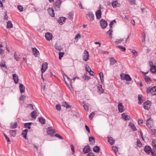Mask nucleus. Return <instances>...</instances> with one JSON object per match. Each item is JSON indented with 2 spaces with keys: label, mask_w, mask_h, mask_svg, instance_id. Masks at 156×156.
I'll use <instances>...</instances> for the list:
<instances>
[{
  "label": "nucleus",
  "mask_w": 156,
  "mask_h": 156,
  "mask_svg": "<svg viewBox=\"0 0 156 156\" xmlns=\"http://www.w3.org/2000/svg\"><path fill=\"white\" fill-rule=\"evenodd\" d=\"M123 41V39H117L116 40L115 42L117 43H120Z\"/></svg>",
  "instance_id": "obj_53"
},
{
  "label": "nucleus",
  "mask_w": 156,
  "mask_h": 156,
  "mask_svg": "<svg viewBox=\"0 0 156 156\" xmlns=\"http://www.w3.org/2000/svg\"><path fill=\"white\" fill-rule=\"evenodd\" d=\"M90 151V148L89 146H85L83 149V152L84 153H88Z\"/></svg>",
  "instance_id": "obj_20"
},
{
  "label": "nucleus",
  "mask_w": 156,
  "mask_h": 156,
  "mask_svg": "<svg viewBox=\"0 0 156 156\" xmlns=\"http://www.w3.org/2000/svg\"><path fill=\"white\" fill-rule=\"evenodd\" d=\"M130 3L131 5H133L135 4V0H129Z\"/></svg>",
  "instance_id": "obj_59"
},
{
  "label": "nucleus",
  "mask_w": 156,
  "mask_h": 156,
  "mask_svg": "<svg viewBox=\"0 0 156 156\" xmlns=\"http://www.w3.org/2000/svg\"><path fill=\"white\" fill-rule=\"evenodd\" d=\"M138 123L140 125H141L143 124V121L141 119H139L138 121Z\"/></svg>",
  "instance_id": "obj_54"
},
{
  "label": "nucleus",
  "mask_w": 156,
  "mask_h": 156,
  "mask_svg": "<svg viewBox=\"0 0 156 156\" xmlns=\"http://www.w3.org/2000/svg\"><path fill=\"white\" fill-rule=\"evenodd\" d=\"M129 125H130L132 129L134 130L135 131L136 130L135 126L133 124L131 123Z\"/></svg>",
  "instance_id": "obj_43"
},
{
  "label": "nucleus",
  "mask_w": 156,
  "mask_h": 156,
  "mask_svg": "<svg viewBox=\"0 0 156 156\" xmlns=\"http://www.w3.org/2000/svg\"><path fill=\"white\" fill-rule=\"evenodd\" d=\"M37 112L34 110L30 114V115L32 118L35 119L36 118L37 116Z\"/></svg>",
  "instance_id": "obj_22"
},
{
  "label": "nucleus",
  "mask_w": 156,
  "mask_h": 156,
  "mask_svg": "<svg viewBox=\"0 0 156 156\" xmlns=\"http://www.w3.org/2000/svg\"><path fill=\"white\" fill-rule=\"evenodd\" d=\"M87 16H88L89 18V20L90 21L93 20L94 19V14L91 12H90L87 14Z\"/></svg>",
  "instance_id": "obj_10"
},
{
  "label": "nucleus",
  "mask_w": 156,
  "mask_h": 156,
  "mask_svg": "<svg viewBox=\"0 0 156 156\" xmlns=\"http://www.w3.org/2000/svg\"><path fill=\"white\" fill-rule=\"evenodd\" d=\"M101 11L100 9L98 10L96 12V15L97 19H99L101 18Z\"/></svg>",
  "instance_id": "obj_14"
},
{
  "label": "nucleus",
  "mask_w": 156,
  "mask_h": 156,
  "mask_svg": "<svg viewBox=\"0 0 156 156\" xmlns=\"http://www.w3.org/2000/svg\"><path fill=\"white\" fill-rule=\"evenodd\" d=\"M131 52L133 53V54L135 56H136L137 55V52H136L135 50H133Z\"/></svg>",
  "instance_id": "obj_56"
},
{
  "label": "nucleus",
  "mask_w": 156,
  "mask_h": 156,
  "mask_svg": "<svg viewBox=\"0 0 156 156\" xmlns=\"http://www.w3.org/2000/svg\"><path fill=\"white\" fill-rule=\"evenodd\" d=\"M151 105L150 101H147L144 103L143 104V105Z\"/></svg>",
  "instance_id": "obj_60"
},
{
  "label": "nucleus",
  "mask_w": 156,
  "mask_h": 156,
  "mask_svg": "<svg viewBox=\"0 0 156 156\" xmlns=\"http://www.w3.org/2000/svg\"><path fill=\"white\" fill-rule=\"evenodd\" d=\"M64 54V52H59V58L60 59H61L62 58V57L63 56Z\"/></svg>",
  "instance_id": "obj_45"
},
{
  "label": "nucleus",
  "mask_w": 156,
  "mask_h": 156,
  "mask_svg": "<svg viewBox=\"0 0 156 156\" xmlns=\"http://www.w3.org/2000/svg\"><path fill=\"white\" fill-rule=\"evenodd\" d=\"M63 76L66 83L67 85H68L67 82L66 80V78L68 76L66 74L63 75Z\"/></svg>",
  "instance_id": "obj_55"
},
{
  "label": "nucleus",
  "mask_w": 156,
  "mask_h": 156,
  "mask_svg": "<svg viewBox=\"0 0 156 156\" xmlns=\"http://www.w3.org/2000/svg\"><path fill=\"white\" fill-rule=\"evenodd\" d=\"M88 72L89 73V74L91 76H93L94 75V72L91 70H90V71Z\"/></svg>",
  "instance_id": "obj_63"
},
{
  "label": "nucleus",
  "mask_w": 156,
  "mask_h": 156,
  "mask_svg": "<svg viewBox=\"0 0 156 156\" xmlns=\"http://www.w3.org/2000/svg\"><path fill=\"white\" fill-rule=\"evenodd\" d=\"M112 29H110L107 32V34H108L110 37L112 36Z\"/></svg>",
  "instance_id": "obj_44"
},
{
  "label": "nucleus",
  "mask_w": 156,
  "mask_h": 156,
  "mask_svg": "<svg viewBox=\"0 0 156 156\" xmlns=\"http://www.w3.org/2000/svg\"><path fill=\"white\" fill-rule=\"evenodd\" d=\"M47 132L48 135H50L51 136H53L54 134L55 131L52 127H49L48 128Z\"/></svg>",
  "instance_id": "obj_3"
},
{
  "label": "nucleus",
  "mask_w": 156,
  "mask_h": 156,
  "mask_svg": "<svg viewBox=\"0 0 156 156\" xmlns=\"http://www.w3.org/2000/svg\"><path fill=\"white\" fill-rule=\"evenodd\" d=\"M124 79L127 81H130L131 78L128 75H126L125 76Z\"/></svg>",
  "instance_id": "obj_35"
},
{
  "label": "nucleus",
  "mask_w": 156,
  "mask_h": 156,
  "mask_svg": "<svg viewBox=\"0 0 156 156\" xmlns=\"http://www.w3.org/2000/svg\"><path fill=\"white\" fill-rule=\"evenodd\" d=\"M94 115L95 113L94 112H92L89 115V119L90 120L92 119L93 118Z\"/></svg>",
  "instance_id": "obj_48"
},
{
  "label": "nucleus",
  "mask_w": 156,
  "mask_h": 156,
  "mask_svg": "<svg viewBox=\"0 0 156 156\" xmlns=\"http://www.w3.org/2000/svg\"><path fill=\"white\" fill-rule=\"evenodd\" d=\"M19 88L21 93H23L25 92V88L23 84L22 83L20 84Z\"/></svg>",
  "instance_id": "obj_15"
},
{
  "label": "nucleus",
  "mask_w": 156,
  "mask_h": 156,
  "mask_svg": "<svg viewBox=\"0 0 156 156\" xmlns=\"http://www.w3.org/2000/svg\"><path fill=\"white\" fill-rule=\"evenodd\" d=\"M31 122L26 123L24 124V127L25 128H27L29 129H30L31 128L30 125L32 124Z\"/></svg>",
  "instance_id": "obj_33"
},
{
  "label": "nucleus",
  "mask_w": 156,
  "mask_h": 156,
  "mask_svg": "<svg viewBox=\"0 0 156 156\" xmlns=\"http://www.w3.org/2000/svg\"><path fill=\"white\" fill-rule=\"evenodd\" d=\"M99 77L101 79V80L102 83H103L104 82V76L102 73L100 72L99 73Z\"/></svg>",
  "instance_id": "obj_31"
},
{
  "label": "nucleus",
  "mask_w": 156,
  "mask_h": 156,
  "mask_svg": "<svg viewBox=\"0 0 156 156\" xmlns=\"http://www.w3.org/2000/svg\"><path fill=\"white\" fill-rule=\"evenodd\" d=\"M116 23V21L115 20H113L112 22H111L109 26L110 27V28H112V27L113 25L115 23Z\"/></svg>",
  "instance_id": "obj_49"
},
{
  "label": "nucleus",
  "mask_w": 156,
  "mask_h": 156,
  "mask_svg": "<svg viewBox=\"0 0 156 156\" xmlns=\"http://www.w3.org/2000/svg\"><path fill=\"white\" fill-rule=\"evenodd\" d=\"M152 64V62H150V66L151 71L152 73H155L156 72V66L154 65H151Z\"/></svg>",
  "instance_id": "obj_7"
},
{
  "label": "nucleus",
  "mask_w": 156,
  "mask_h": 156,
  "mask_svg": "<svg viewBox=\"0 0 156 156\" xmlns=\"http://www.w3.org/2000/svg\"><path fill=\"white\" fill-rule=\"evenodd\" d=\"M147 93H151L152 95H156V86L152 88L149 87L147 89Z\"/></svg>",
  "instance_id": "obj_1"
},
{
  "label": "nucleus",
  "mask_w": 156,
  "mask_h": 156,
  "mask_svg": "<svg viewBox=\"0 0 156 156\" xmlns=\"http://www.w3.org/2000/svg\"><path fill=\"white\" fill-rule=\"evenodd\" d=\"M100 24L101 27L103 28H105L107 25V23L105 20L101 19L100 21Z\"/></svg>",
  "instance_id": "obj_4"
},
{
  "label": "nucleus",
  "mask_w": 156,
  "mask_h": 156,
  "mask_svg": "<svg viewBox=\"0 0 156 156\" xmlns=\"http://www.w3.org/2000/svg\"><path fill=\"white\" fill-rule=\"evenodd\" d=\"M32 50L34 55L35 56H37L39 54V52L38 50L35 48H33Z\"/></svg>",
  "instance_id": "obj_19"
},
{
  "label": "nucleus",
  "mask_w": 156,
  "mask_h": 156,
  "mask_svg": "<svg viewBox=\"0 0 156 156\" xmlns=\"http://www.w3.org/2000/svg\"><path fill=\"white\" fill-rule=\"evenodd\" d=\"M71 149L73 152V154H74L75 151H74V148L73 146V145H71Z\"/></svg>",
  "instance_id": "obj_57"
},
{
  "label": "nucleus",
  "mask_w": 156,
  "mask_h": 156,
  "mask_svg": "<svg viewBox=\"0 0 156 156\" xmlns=\"http://www.w3.org/2000/svg\"><path fill=\"white\" fill-rule=\"evenodd\" d=\"M66 20V18L65 17H60V19L58 20V23L61 25L63 23V22H64Z\"/></svg>",
  "instance_id": "obj_24"
},
{
  "label": "nucleus",
  "mask_w": 156,
  "mask_h": 156,
  "mask_svg": "<svg viewBox=\"0 0 156 156\" xmlns=\"http://www.w3.org/2000/svg\"><path fill=\"white\" fill-rule=\"evenodd\" d=\"M28 132V130L27 129H24L22 133V135L23 136V137L26 139L27 138V134Z\"/></svg>",
  "instance_id": "obj_27"
},
{
  "label": "nucleus",
  "mask_w": 156,
  "mask_h": 156,
  "mask_svg": "<svg viewBox=\"0 0 156 156\" xmlns=\"http://www.w3.org/2000/svg\"><path fill=\"white\" fill-rule=\"evenodd\" d=\"M12 77L15 83H18L19 80L18 76L16 74H12Z\"/></svg>",
  "instance_id": "obj_12"
},
{
  "label": "nucleus",
  "mask_w": 156,
  "mask_h": 156,
  "mask_svg": "<svg viewBox=\"0 0 156 156\" xmlns=\"http://www.w3.org/2000/svg\"><path fill=\"white\" fill-rule=\"evenodd\" d=\"M17 8L20 12H21L23 11V8L22 6L21 5H18Z\"/></svg>",
  "instance_id": "obj_51"
},
{
  "label": "nucleus",
  "mask_w": 156,
  "mask_h": 156,
  "mask_svg": "<svg viewBox=\"0 0 156 156\" xmlns=\"http://www.w3.org/2000/svg\"><path fill=\"white\" fill-rule=\"evenodd\" d=\"M113 150L115 152L116 154L117 152L118 151V149L115 146H113L112 147Z\"/></svg>",
  "instance_id": "obj_46"
},
{
  "label": "nucleus",
  "mask_w": 156,
  "mask_h": 156,
  "mask_svg": "<svg viewBox=\"0 0 156 156\" xmlns=\"http://www.w3.org/2000/svg\"><path fill=\"white\" fill-rule=\"evenodd\" d=\"M9 133L12 136L14 137L16 134V131L15 130H11L9 131Z\"/></svg>",
  "instance_id": "obj_26"
},
{
  "label": "nucleus",
  "mask_w": 156,
  "mask_h": 156,
  "mask_svg": "<svg viewBox=\"0 0 156 156\" xmlns=\"http://www.w3.org/2000/svg\"><path fill=\"white\" fill-rule=\"evenodd\" d=\"M83 106L84 107V109L85 110H87L88 109V106L87 105H86L85 104H84L83 105Z\"/></svg>",
  "instance_id": "obj_52"
},
{
  "label": "nucleus",
  "mask_w": 156,
  "mask_h": 156,
  "mask_svg": "<svg viewBox=\"0 0 156 156\" xmlns=\"http://www.w3.org/2000/svg\"><path fill=\"white\" fill-rule=\"evenodd\" d=\"M55 48L56 50L59 51H61L62 49V48L61 45L57 43L55 44Z\"/></svg>",
  "instance_id": "obj_25"
},
{
  "label": "nucleus",
  "mask_w": 156,
  "mask_h": 156,
  "mask_svg": "<svg viewBox=\"0 0 156 156\" xmlns=\"http://www.w3.org/2000/svg\"><path fill=\"white\" fill-rule=\"evenodd\" d=\"M89 140L90 143L92 144H93L95 142V139L93 136L90 137Z\"/></svg>",
  "instance_id": "obj_32"
},
{
  "label": "nucleus",
  "mask_w": 156,
  "mask_h": 156,
  "mask_svg": "<svg viewBox=\"0 0 156 156\" xmlns=\"http://www.w3.org/2000/svg\"><path fill=\"white\" fill-rule=\"evenodd\" d=\"M28 107L30 108L31 109L33 110V106L31 104H30L28 105Z\"/></svg>",
  "instance_id": "obj_61"
},
{
  "label": "nucleus",
  "mask_w": 156,
  "mask_h": 156,
  "mask_svg": "<svg viewBox=\"0 0 156 156\" xmlns=\"http://www.w3.org/2000/svg\"><path fill=\"white\" fill-rule=\"evenodd\" d=\"M145 80L147 83H150L151 82V80L150 78L147 76H145Z\"/></svg>",
  "instance_id": "obj_30"
},
{
  "label": "nucleus",
  "mask_w": 156,
  "mask_h": 156,
  "mask_svg": "<svg viewBox=\"0 0 156 156\" xmlns=\"http://www.w3.org/2000/svg\"><path fill=\"white\" fill-rule=\"evenodd\" d=\"M14 59L16 61H18L19 60V56H18V55H17V54L16 53H15L14 55Z\"/></svg>",
  "instance_id": "obj_41"
},
{
  "label": "nucleus",
  "mask_w": 156,
  "mask_h": 156,
  "mask_svg": "<svg viewBox=\"0 0 156 156\" xmlns=\"http://www.w3.org/2000/svg\"><path fill=\"white\" fill-rule=\"evenodd\" d=\"M12 27V24L10 21H9L7 22V28H11Z\"/></svg>",
  "instance_id": "obj_28"
},
{
  "label": "nucleus",
  "mask_w": 156,
  "mask_h": 156,
  "mask_svg": "<svg viewBox=\"0 0 156 156\" xmlns=\"http://www.w3.org/2000/svg\"><path fill=\"white\" fill-rule=\"evenodd\" d=\"M136 143L138 147H141L142 146V144L140 140H137Z\"/></svg>",
  "instance_id": "obj_42"
},
{
  "label": "nucleus",
  "mask_w": 156,
  "mask_h": 156,
  "mask_svg": "<svg viewBox=\"0 0 156 156\" xmlns=\"http://www.w3.org/2000/svg\"><path fill=\"white\" fill-rule=\"evenodd\" d=\"M39 121L41 124H45V120L43 118H39Z\"/></svg>",
  "instance_id": "obj_34"
},
{
  "label": "nucleus",
  "mask_w": 156,
  "mask_h": 156,
  "mask_svg": "<svg viewBox=\"0 0 156 156\" xmlns=\"http://www.w3.org/2000/svg\"><path fill=\"white\" fill-rule=\"evenodd\" d=\"M48 13L52 17L55 16L54 10L52 8H49L48 9Z\"/></svg>",
  "instance_id": "obj_9"
},
{
  "label": "nucleus",
  "mask_w": 156,
  "mask_h": 156,
  "mask_svg": "<svg viewBox=\"0 0 156 156\" xmlns=\"http://www.w3.org/2000/svg\"><path fill=\"white\" fill-rule=\"evenodd\" d=\"M151 105H144V107L145 109L149 110L150 108Z\"/></svg>",
  "instance_id": "obj_50"
},
{
  "label": "nucleus",
  "mask_w": 156,
  "mask_h": 156,
  "mask_svg": "<svg viewBox=\"0 0 156 156\" xmlns=\"http://www.w3.org/2000/svg\"><path fill=\"white\" fill-rule=\"evenodd\" d=\"M45 37L46 38V40L48 41H50L51 40L52 38V34L49 33L47 32L46 33L45 35Z\"/></svg>",
  "instance_id": "obj_11"
},
{
  "label": "nucleus",
  "mask_w": 156,
  "mask_h": 156,
  "mask_svg": "<svg viewBox=\"0 0 156 156\" xmlns=\"http://www.w3.org/2000/svg\"><path fill=\"white\" fill-rule=\"evenodd\" d=\"M73 13L72 12H70L68 15V17L71 20H72L73 19Z\"/></svg>",
  "instance_id": "obj_36"
},
{
  "label": "nucleus",
  "mask_w": 156,
  "mask_h": 156,
  "mask_svg": "<svg viewBox=\"0 0 156 156\" xmlns=\"http://www.w3.org/2000/svg\"><path fill=\"white\" fill-rule=\"evenodd\" d=\"M56 109L58 111L60 110L61 107L59 105H57L56 106Z\"/></svg>",
  "instance_id": "obj_62"
},
{
  "label": "nucleus",
  "mask_w": 156,
  "mask_h": 156,
  "mask_svg": "<svg viewBox=\"0 0 156 156\" xmlns=\"http://www.w3.org/2000/svg\"><path fill=\"white\" fill-rule=\"evenodd\" d=\"M89 55L88 52L86 50L84 51L83 55V59L87 61L89 59Z\"/></svg>",
  "instance_id": "obj_2"
},
{
  "label": "nucleus",
  "mask_w": 156,
  "mask_h": 156,
  "mask_svg": "<svg viewBox=\"0 0 156 156\" xmlns=\"http://www.w3.org/2000/svg\"><path fill=\"white\" fill-rule=\"evenodd\" d=\"M93 150H94V151L95 152H98L100 151V148L98 146H95L93 148Z\"/></svg>",
  "instance_id": "obj_38"
},
{
  "label": "nucleus",
  "mask_w": 156,
  "mask_h": 156,
  "mask_svg": "<svg viewBox=\"0 0 156 156\" xmlns=\"http://www.w3.org/2000/svg\"><path fill=\"white\" fill-rule=\"evenodd\" d=\"M117 47L121 49L123 51H125L126 50V49L125 47H123L122 46H117Z\"/></svg>",
  "instance_id": "obj_47"
},
{
  "label": "nucleus",
  "mask_w": 156,
  "mask_h": 156,
  "mask_svg": "<svg viewBox=\"0 0 156 156\" xmlns=\"http://www.w3.org/2000/svg\"><path fill=\"white\" fill-rule=\"evenodd\" d=\"M118 107L119 111L120 112H123L124 111L123 110V108L124 106L122 105V103H120L119 104Z\"/></svg>",
  "instance_id": "obj_16"
},
{
  "label": "nucleus",
  "mask_w": 156,
  "mask_h": 156,
  "mask_svg": "<svg viewBox=\"0 0 156 156\" xmlns=\"http://www.w3.org/2000/svg\"><path fill=\"white\" fill-rule=\"evenodd\" d=\"M142 95H141L139 94L138 95V99L139 100L138 103L139 104H141L143 102L142 101Z\"/></svg>",
  "instance_id": "obj_40"
},
{
  "label": "nucleus",
  "mask_w": 156,
  "mask_h": 156,
  "mask_svg": "<svg viewBox=\"0 0 156 156\" xmlns=\"http://www.w3.org/2000/svg\"><path fill=\"white\" fill-rule=\"evenodd\" d=\"M122 117L123 119H124L125 120H129V118L127 115L126 113H123L122 114Z\"/></svg>",
  "instance_id": "obj_21"
},
{
  "label": "nucleus",
  "mask_w": 156,
  "mask_h": 156,
  "mask_svg": "<svg viewBox=\"0 0 156 156\" xmlns=\"http://www.w3.org/2000/svg\"><path fill=\"white\" fill-rule=\"evenodd\" d=\"M62 106L65 107H66V108H70L71 106L68 104L66 102H63L62 103Z\"/></svg>",
  "instance_id": "obj_37"
},
{
  "label": "nucleus",
  "mask_w": 156,
  "mask_h": 156,
  "mask_svg": "<svg viewBox=\"0 0 156 156\" xmlns=\"http://www.w3.org/2000/svg\"><path fill=\"white\" fill-rule=\"evenodd\" d=\"M144 151L147 154H150V152L152 151L151 147L149 146H146L145 147Z\"/></svg>",
  "instance_id": "obj_13"
},
{
  "label": "nucleus",
  "mask_w": 156,
  "mask_h": 156,
  "mask_svg": "<svg viewBox=\"0 0 156 156\" xmlns=\"http://www.w3.org/2000/svg\"><path fill=\"white\" fill-rule=\"evenodd\" d=\"M146 125L148 127H151L153 124V121L152 119L150 118L147 119L146 122Z\"/></svg>",
  "instance_id": "obj_6"
},
{
  "label": "nucleus",
  "mask_w": 156,
  "mask_h": 156,
  "mask_svg": "<svg viewBox=\"0 0 156 156\" xmlns=\"http://www.w3.org/2000/svg\"><path fill=\"white\" fill-rule=\"evenodd\" d=\"M152 145L154 150H156V140H154L152 142Z\"/></svg>",
  "instance_id": "obj_39"
},
{
  "label": "nucleus",
  "mask_w": 156,
  "mask_h": 156,
  "mask_svg": "<svg viewBox=\"0 0 156 156\" xmlns=\"http://www.w3.org/2000/svg\"><path fill=\"white\" fill-rule=\"evenodd\" d=\"M108 141L111 145H112L114 144V140H113L112 137H108Z\"/></svg>",
  "instance_id": "obj_29"
},
{
  "label": "nucleus",
  "mask_w": 156,
  "mask_h": 156,
  "mask_svg": "<svg viewBox=\"0 0 156 156\" xmlns=\"http://www.w3.org/2000/svg\"><path fill=\"white\" fill-rule=\"evenodd\" d=\"M61 3V2L59 0H57L55 3L54 8L56 10H58L59 9Z\"/></svg>",
  "instance_id": "obj_5"
},
{
  "label": "nucleus",
  "mask_w": 156,
  "mask_h": 156,
  "mask_svg": "<svg viewBox=\"0 0 156 156\" xmlns=\"http://www.w3.org/2000/svg\"><path fill=\"white\" fill-rule=\"evenodd\" d=\"M10 127L12 129H14L17 127V124L16 122H11L10 123Z\"/></svg>",
  "instance_id": "obj_23"
},
{
  "label": "nucleus",
  "mask_w": 156,
  "mask_h": 156,
  "mask_svg": "<svg viewBox=\"0 0 156 156\" xmlns=\"http://www.w3.org/2000/svg\"><path fill=\"white\" fill-rule=\"evenodd\" d=\"M112 6L114 8H116L119 6V4L118 2L117 1H115L113 2L112 3Z\"/></svg>",
  "instance_id": "obj_18"
},
{
  "label": "nucleus",
  "mask_w": 156,
  "mask_h": 156,
  "mask_svg": "<svg viewBox=\"0 0 156 156\" xmlns=\"http://www.w3.org/2000/svg\"><path fill=\"white\" fill-rule=\"evenodd\" d=\"M110 65L113 66L116 63V61L113 57H111L110 58Z\"/></svg>",
  "instance_id": "obj_17"
},
{
  "label": "nucleus",
  "mask_w": 156,
  "mask_h": 156,
  "mask_svg": "<svg viewBox=\"0 0 156 156\" xmlns=\"http://www.w3.org/2000/svg\"><path fill=\"white\" fill-rule=\"evenodd\" d=\"M151 153L152 156H156V152L155 151H151Z\"/></svg>",
  "instance_id": "obj_58"
},
{
  "label": "nucleus",
  "mask_w": 156,
  "mask_h": 156,
  "mask_svg": "<svg viewBox=\"0 0 156 156\" xmlns=\"http://www.w3.org/2000/svg\"><path fill=\"white\" fill-rule=\"evenodd\" d=\"M90 70H91V69L88 66H86V71H87L89 72L90 71Z\"/></svg>",
  "instance_id": "obj_64"
},
{
  "label": "nucleus",
  "mask_w": 156,
  "mask_h": 156,
  "mask_svg": "<svg viewBox=\"0 0 156 156\" xmlns=\"http://www.w3.org/2000/svg\"><path fill=\"white\" fill-rule=\"evenodd\" d=\"M48 68V64L47 63L45 62L42 65V68H41V71L42 73L45 72Z\"/></svg>",
  "instance_id": "obj_8"
}]
</instances>
